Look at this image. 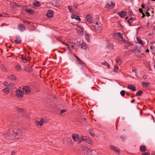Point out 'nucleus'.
I'll return each instance as SVG.
<instances>
[{"label": "nucleus", "instance_id": "f8f14e48", "mask_svg": "<svg viewBox=\"0 0 155 155\" xmlns=\"http://www.w3.org/2000/svg\"><path fill=\"white\" fill-rule=\"evenodd\" d=\"M72 43L74 45L76 44L77 45L79 46L80 44V42L78 41L76 39H73Z\"/></svg>", "mask_w": 155, "mask_h": 155}, {"label": "nucleus", "instance_id": "603ef678", "mask_svg": "<svg viewBox=\"0 0 155 155\" xmlns=\"http://www.w3.org/2000/svg\"><path fill=\"white\" fill-rule=\"evenodd\" d=\"M73 55H74V57L77 59V61L78 60H79V58L74 53L73 54Z\"/></svg>", "mask_w": 155, "mask_h": 155}, {"label": "nucleus", "instance_id": "a18cd8bd", "mask_svg": "<svg viewBox=\"0 0 155 155\" xmlns=\"http://www.w3.org/2000/svg\"><path fill=\"white\" fill-rule=\"evenodd\" d=\"M1 69L4 72H5L7 70L6 68L4 67V65H2L1 66Z\"/></svg>", "mask_w": 155, "mask_h": 155}, {"label": "nucleus", "instance_id": "6e6552de", "mask_svg": "<svg viewBox=\"0 0 155 155\" xmlns=\"http://www.w3.org/2000/svg\"><path fill=\"white\" fill-rule=\"evenodd\" d=\"M23 90H24L23 92H25L26 94H28L31 91L30 88L28 86L24 87Z\"/></svg>", "mask_w": 155, "mask_h": 155}, {"label": "nucleus", "instance_id": "f03ea898", "mask_svg": "<svg viewBox=\"0 0 155 155\" xmlns=\"http://www.w3.org/2000/svg\"><path fill=\"white\" fill-rule=\"evenodd\" d=\"M15 138H21L22 135V131L20 130H18L16 132H14Z\"/></svg>", "mask_w": 155, "mask_h": 155}, {"label": "nucleus", "instance_id": "393cba45", "mask_svg": "<svg viewBox=\"0 0 155 155\" xmlns=\"http://www.w3.org/2000/svg\"><path fill=\"white\" fill-rule=\"evenodd\" d=\"M94 28L95 30L99 31H100L101 29V28L98 25H94Z\"/></svg>", "mask_w": 155, "mask_h": 155}, {"label": "nucleus", "instance_id": "a211bd4d", "mask_svg": "<svg viewBox=\"0 0 155 155\" xmlns=\"http://www.w3.org/2000/svg\"><path fill=\"white\" fill-rule=\"evenodd\" d=\"M82 149L83 150L88 152V153H89V152H91V150L87 147L84 146L82 147Z\"/></svg>", "mask_w": 155, "mask_h": 155}, {"label": "nucleus", "instance_id": "8fccbe9b", "mask_svg": "<svg viewBox=\"0 0 155 155\" xmlns=\"http://www.w3.org/2000/svg\"><path fill=\"white\" fill-rule=\"evenodd\" d=\"M141 155H150V154L149 152H144Z\"/></svg>", "mask_w": 155, "mask_h": 155}, {"label": "nucleus", "instance_id": "49530a36", "mask_svg": "<svg viewBox=\"0 0 155 155\" xmlns=\"http://www.w3.org/2000/svg\"><path fill=\"white\" fill-rule=\"evenodd\" d=\"M19 27L20 28L22 29H24L25 28V26L23 24H22L20 25H19Z\"/></svg>", "mask_w": 155, "mask_h": 155}, {"label": "nucleus", "instance_id": "423d86ee", "mask_svg": "<svg viewBox=\"0 0 155 155\" xmlns=\"http://www.w3.org/2000/svg\"><path fill=\"white\" fill-rule=\"evenodd\" d=\"M114 38H117L118 39H122L123 37L121 34L119 32L114 34L113 35Z\"/></svg>", "mask_w": 155, "mask_h": 155}, {"label": "nucleus", "instance_id": "7c9ffc66", "mask_svg": "<svg viewBox=\"0 0 155 155\" xmlns=\"http://www.w3.org/2000/svg\"><path fill=\"white\" fill-rule=\"evenodd\" d=\"M89 132L90 134L93 137H95V134L94 133L93 131V130L91 129H90L89 130Z\"/></svg>", "mask_w": 155, "mask_h": 155}, {"label": "nucleus", "instance_id": "58836bf2", "mask_svg": "<svg viewBox=\"0 0 155 155\" xmlns=\"http://www.w3.org/2000/svg\"><path fill=\"white\" fill-rule=\"evenodd\" d=\"M11 79L13 81V80H16V77L13 75L12 74L11 76Z\"/></svg>", "mask_w": 155, "mask_h": 155}, {"label": "nucleus", "instance_id": "cd10ccee", "mask_svg": "<svg viewBox=\"0 0 155 155\" xmlns=\"http://www.w3.org/2000/svg\"><path fill=\"white\" fill-rule=\"evenodd\" d=\"M10 5L13 8H15V7L17 6V4H16L13 2H11Z\"/></svg>", "mask_w": 155, "mask_h": 155}, {"label": "nucleus", "instance_id": "5701e85b", "mask_svg": "<svg viewBox=\"0 0 155 155\" xmlns=\"http://www.w3.org/2000/svg\"><path fill=\"white\" fill-rule=\"evenodd\" d=\"M87 139H85V140L86 141V142L89 143L91 144L92 143V140L89 137H87Z\"/></svg>", "mask_w": 155, "mask_h": 155}, {"label": "nucleus", "instance_id": "864d4df0", "mask_svg": "<svg viewBox=\"0 0 155 155\" xmlns=\"http://www.w3.org/2000/svg\"><path fill=\"white\" fill-rule=\"evenodd\" d=\"M115 68H116V69L115 68H114V69L113 71L114 72H116L117 71V70H118V69L117 68V67H116V66H115Z\"/></svg>", "mask_w": 155, "mask_h": 155}, {"label": "nucleus", "instance_id": "6ab92c4d", "mask_svg": "<svg viewBox=\"0 0 155 155\" xmlns=\"http://www.w3.org/2000/svg\"><path fill=\"white\" fill-rule=\"evenodd\" d=\"M24 70L26 71H27L29 72H30L32 71L31 68H29L28 65L25 66Z\"/></svg>", "mask_w": 155, "mask_h": 155}, {"label": "nucleus", "instance_id": "6e6d98bb", "mask_svg": "<svg viewBox=\"0 0 155 155\" xmlns=\"http://www.w3.org/2000/svg\"><path fill=\"white\" fill-rule=\"evenodd\" d=\"M138 49H137V48H136V49L135 48V49H133L132 50V52H134V51H136V50H138Z\"/></svg>", "mask_w": 155, "mask_h": 155}, {"label": "nucleus", "instance_id": "1a4fd4ad", "mask_svg": "<svg viewBox=\"0 0 155 155\" xmlns=\"http://www.w3.org/2000/svg\"><path fill=\"white\" fill-rule=\"evenodd\" d=\"M115 4L113 3L112 2H111V4H110L109 3H107L106 4V7L107 8H110V9H113L114 8V6Z\"/></svg>", "mask_w": 155, "mask_h": 155}, {"label": "nucleus", "instance_id": "9b49d317", "mask_svg": "<svg viewBox=\"0 0 155 155\" xmlns=\"http://www.w3.org/2000/svg\"><path fill=\"white\" fill-rule=\"evenodd\" d=\"M117 14L121 18L124 17L126 15V13L125 11L118 12Z\"/></svg>", "mask_w": 155, "mask_h": 155}, {"label": "nucleus", "instance_id": "bf43d9fd", "mask_svg": "<svg viewBox=\"0 0 155 155\" xmlns=\"http://www.w3.org/2000/svg\"><path fill=\"white\" fill-rule=\"evenodd\" d=\"M145 13L148 16H150V14L149 12H146Z\"/></svg>", "mask_w": 155, "mask_h": 155}, {"label": "nucleus", "instance_id": "dca6fc26", "mask_svg": "<svg viewBox=\"0 0 155 155\" xmlns=\"http://www.w3.org/2000/svg\"><path fill=\"white\" fill-rule=\"evenodd\" d=\"M52 13L53 12L52 11H51V10H48L46 14V16L48 18H51L53 16L52 14Z\"/></svg>", "mask_w": 155, "mask_h": 155}, {"label": "nucleus", "instance_id": "a19ab883", "mask_svg": "<svg viewBox=\"0 0 155 155\" xmlns=\"http://www.w3.org/2000/svg\"><path fill=\"white\" fill-rule=\"evenodd\" d=\"M120 138L124 142L125 141V138L124 136L122 135L120 136Z\"/></svg>", "mask_w": 155, "mask_h": 155}, {"label": "nucleus", "instance_id": "0e129e2a", "mask_svg": "<svg viewBox=\"0 0 155 155\" xmlns=\"http://www.w3.org/2000/svg\"><path fill=\"white\" fill-rule=\"evenodd\" d=\"M23 22L24 23H28V24H29L30 23V22L28 21H23Z\"/></svg>", "mask_w": 155, "mask_h": 155}, {"label": "nucleus", "instance_id": "338daca9", "mask_svg": "<svg viewBox=\"0 0 155 155\" xmlns=\"http://www.w3.org/2000/svg\"><path fill=\"white\" fill-rule=\"evenodd\" d=\"M25 57H21V60H22L23 61H23H25Z\"/></svg>", "mask_w": 155, "mask_h": 155}, {"label": "nucleus", "instance_id": "b1692460", "mask_svg": "<svg viewBox=\"0 0 155 155\" xmlns=\"http://www.w3.org/2000/svg\"><path fill=\"white\" fill-rule=\"evenodd\" d=\"M81 48H83L84 49H86L87 47L86 45L84 42H82L81 45Z\"/></svg>", "mask_w": 155, "mask_h": 155}, {"label": "nucleus", "instance_id": "13d9d810", "mask_svg": "<svg viewBox=\"0 0 155 155\" xmlns=\"http://www.w3.org/2000/svg\"><path fill=\"white\" fill-rule=\"evenodd\" d=\"M143 78L144 79H146L147 78V76L145 75H144L143 76Z\"/></svg>", "mask_w": 155, "mask_h": 155}, {"label": "nucleus", "instance_id": "39448f33", "mask_svg": "<svg viewBox=\"0 0 155 155\" xmlns=\"http://www.w3.org/2000/svg\"><path fill=\"white\" fill-rule=\"evenodd\" d=\"M72 137L74 142L77 141L80 139L79 135L78 134H72Z\"/></svg>", "mask_w": 155, "mask_h": 155}, {"label": "nucleus", "instance_id": "ddd939ff", "mask_svg": "<svg viewBox=\"0 0 155 155\" xmlns=\"http://www.w3.org/2000/svg\"><path fill=\"white\" fill-rule=\"evenodd\" d=\"M21 40L20 37L17 36L16 37V39L15 40V42L17 44H20L21 42Z\"/></svg>", "mask_w": 155, "mask_h": 155}, {"label": "nucleus", "instance_id": "c9c22d12", "mask_svg": "<svg viewBox=\"0 0 155 155\" xmlns=\"http://www.w3.org/2000/svg\"><path fill=\"white\" fill-rule=\"evenodd\" d=\"M45 122V120L43 119H41V120L38 122V124H39L40 126H41Z\"/></svg>", "mask_w": 155, "mask_h": 155}, {"label": "nucleus", "instance_id": "5fc2aeb1", "mask_svg": "<svg viewBox=\"0 0 155 155\" xmlns=\"http://www.w3.org/2000/svg\"><path fill=\"white\" fill-rule=\"evenodd\" d=\"M8 83L7 82H5L3 83V84L5 86H7V85H8Z\"/></svg>", "mask_w": 155, "mask_h": 155}, {"label": "nucleus", "instance_id": "680f3d73", "mask_svg": "<svg viewBox=\"0 0 155 155\" xmlns=\"http://www.w3.org/2000/svg\"><path fill=\"white\" fill-rule=\"evenodd\" d=\"M128 23L129 24V25L130 26H131V23H130V21L129 20H127V21Z\"/></svg>", "mask_w": 155, "mask_h": 155}, {"label": "nucleus", "instance_id": "72a5a7b5", "mask_svg": "<svg viewBox=\"0 0 155 155\" xmlns=\"http://www.w3.org/2000/svg\"><path fill=\"white\" fill-rule=\"evenodd\" d=\"M90 155H95L96 154V152L94 150H91V152L89 153Z\"/></svg>", "mask_w": 155, "mask_h": 155}, {"label": "nucleus", "instance_id": "9d476101", "mask_svg": "<svg viewBox=\"0 0 155 155\" xmlns=\"http://www.w3.org/2000/svg\"><path fill=\"white\" fill-rule=\"evenodd\" d=\"M32 5L35 7H40L41 5L40 2L36 0L33 3Z\"/></svg>", "mask_w": 155, "mask_h": 155}, {"label": "nucleus", "instance_id": "a878e982", "mask_svg": "<svg viewBox=\"0 0 155 155\" xmlns=\"http://www.w3.org/2000/svg\"><path fill=\"white\" fill-rule=\"evenodd\" d=\"M150 84V83L149 82H143L142 83L143 86L145 87H147Z\"/></svg>", "mask_w": 155, "mask_h": 155}, {"label": "nucleus", "instance_id": "c03bdc74", "mask_svg": "<svg viewBox=\"0 0 155 155\" xmlns=\"http://www.w3.org/2000/svg\"><path fill=\"white\" fill-rule=\"evenodd\" d=\"M102 64L107 66L108 68H109L110 67L109 64L107 62H104V63H102Z\"/></svg>", "mask_w": 155, "mask_h": 155}, {"label": "nucleus", "instance_id": "c85d7f7f", "mask_svg": "<svg viewBox=\"0 0 155 155\" xmlns=\"http://www.w3.org/2000/svg\"><path fill=\"white\" fill-rule=\"evenodd\" d=\"M137 41L139 44H141L142 46L144 45V44L143 43L141 40L140 39L137 37Z\"/></svg>", "mask_w": 155, "mask_h": 155}, {"label": "nucleus", "instance_id": "4c0bfd02", "mask_svg": "<svg viewBox=\"0 0 155 155\" xmlns=\"http://www.w3.org/2000/svg\"><path fill=\"white\" fill-rule=\"evenodd\" d=\"M15 110L17 111H18L19 112H22V109L21 108H18L17 107H16L15 108Z\"/></svg>", "mask_w": 155, "mask_h": 155}, {"label": "nucleus", "instance_id": "052dcab7", "mask_svg": "<svg viewBox=\"0 0 155 155\" xmlns=\"http://www.w3.org/2000/svg\"><path fill=\"white\" fill-rule=\"evenodd\" d=\"M142 18H144L146 16V15L144 13H142Z\"/></svg>", "mask_w": 155, "mask_h": 155}, {"label": "nucleus", "instance_id": "473e14b6", "mask_svg": "<svg viewBox=\"0 0 155 155\" xmlns=\"http://www.w3.org/2000/svg\"><path fill=\"white\" fill-rule=\"evenodd\" d=\"M143 94V92L141 91H138L136 94L137 96H141V95Z\"/></svg>", "mask_w": 155, "mask_h": 155}, {"label": "nucleus", "instance_id": "f257e3e1", "mask_svg": "<svg viewBox=\"0 0 155 155\" xmlns=\"http://www.w3.org/2000/svg\"><path fill=\"white\" fill-rule=\"evenodd\" d=\"M14 131L12 130H9V132L6 134L5 135V137L7 140H12L15 138Z\"/></svg>", "mask_w": 155, "mask_h": 155}, {"label": "nucleus", "instance_id": "79ce46f5", "mask_svg": "<svg viewBox=\"0 0 155 155\" xmlns=\"http://www.w3.org/2000/svg\"><path fill=\"white\" fill-rule=\"evenodd\" d=\"M74 18L78 21H81V19L79 16H76V17Z\"/></svg>", "mask_w": 155, "mask_h": 155}, {"label": "nucleus", "instance_id": "2eb2a0df", "mask_svg": "<svg viewBox=\"0 0 155 155\" xmlns=\"http://www.w3.org/2000/svg\"><path fill=\"white\" fill-rule=\"evenodd\" d=\"M140 149L141 152H143L146 151L147 148L145 145H142L140 147Z\"/></svg>", "mask_w": 155, "mask_h": 155}, {"label": "nucleus", "instance_id": "4be33fe9", "mask_svg": "<svg viewBox=\"0 0 155 155\" xmlns=\"http://www.w3.org/2000/svg\"><path fill=\"white\" fill-rule=\"evenodd\" d=\"M9 89L7 87H6V88L3 89L2 91L5 94H8L9 93Z\"/></svg>", "mask_w": 155, "mask_h": 155}, {"label": "nucleus", "instance_id": "412c9836", "mask_svg": "<svg viewBox=\"0 0 155 155\" xmlns=\"http://www.w3.org/2000/svg\"><path fill=\"white\" fill-rule=\"evenodd\" d=\"M127 88L132 90L135 91L136 90V87L134 85H129L128 86Z\"/></svg>", "mask_w": 155, "mask_h": 155}, {"label": "nucleus", "instance_id": "09e8293b", "mask_svg": "<svg viewBox=\"0 0 155 155\" xmlns=\"http://www.w3.org/2000/svg\"><path fill=\"white\" fill-rule=\"evenodd\" d=\"M78 33L81 36L83 35L84 34L83 31L79 30L78 31Z\"/></svg>", "mask_w": 155, "mask_h": 155}, {"label": "nucleus", "instance_id": "20e7f679", "mask_svg": "<svg viewBox=\"0 0 155 155\" xmlns=\"http://www.w3.org/2000/svg\"><path fill=\"white\" fill-rule=\"evenodd\" d=\"M109 147L111 149L114 150L115 153H118V154H120V150L117 147L110 145L109 146Z\"/></svg>", "mask_w": 155, "mask_h": 155}, {"label": "nucleus", "instance_id": "f3484780", "mask_svg": "<svg viewBox=\"0 0 155 155\" xmlns=\"http://www.w3.org/2000/svg\"><path fill=\"white\" fill-rule=\"evenodd\" d=\"M25 10L26 12L31 14H34L35 12L34 11L31 9L26 8Z\"/></svg>", "mask_w": 155, "mask_h": 155}, {"label": "nucleus", "instance_id": "7ed1b4c3", "mask_svg": "<svg viewBox=\"0 0 155 155\" xmlns=\"http://www.w3.org/2000/svg\"><path fill=\"white\" fill-rule=\"evenodd\" d=\"M64 144L65 145H71L72 140L69 137H67L63 140Z\"/></svg>", "mask_w": 155, "mask_h": 155}, {"label": "nucleus", "instance_id": "774afa93", "mask_svg": "<svg viewBox=\"0 0 155 155\" xmlns=\"http://www.w3.org/2000/svg\"><path fill=\"white\" fill-rule=\"evenodd\" d=\"M15 152L14 151H13L11 152V155H14Z\"/></svg>", "mask_w": 155, "mask_h": 155}, {"label": "nucleus", "instance_id": "4d7b16f0", "mask_svg": "<svg viewBox=\"0 0 155 155\" xmlns=\"http://www.w3.org/2000/svg\"><path fill=\"white\" fill-rule=\"evenodd\" d=\"M139 12L140 13H143V10L141 8H140L139 9Z\"/></svg>", "mask_w": 155, "mask_h": 155}, {"label": "nucleus", "instance_id": "c756f323", "mask_svg": "<svg viewBox=\"0 0 155 155\" xmlns=\"http://www.w3.org/2000/svg\"><path fill=\"white\" fill-rule=\"evenodd\" d=\"M86 119L84 117L82 118L81 122L82 124L84 125H85L86 124Z\"/></svg>", "mask_w": 155, "mask_h": 155}, {"label": "nucleus", "instance_id": "bb28decb", "mask_svg": "<svg viewBox=\"0 0 155 155\" xmlns=\"http://www.w3.org/2000/svg\"><path fill=\"white\" fill-rule=\"evenodd\" d=\"M79 140H78V143H80L81 142L84 140H85V139H84V137L83 136H81V138L80 137V139H79Z\"/></svg>", "mask_w": 155, "mask_h": 155}, {"label": "nucleus", "instance_id": "2f4dec72", "mask_svg": "<svg viewBox=\"0 0 155 155\" xmlns=\"http://www.w3.org/2000/svg\"><path fill=\"white\" fill-rule=\"evenodd\" d=\"M85 36L86 40L88 42H89L90 41V39L89 38V35L87 34H85Z\"/></svg>", "mask_w": 155, "mask_h": 155}, {"label": "nucleus", "instance_id": "3c124183", "mask_svg": "<svg viewBox=\"0 0 155 155\" xmlns=\"http://www.w3.org/2000/svg\"><path fill=\"white\" fill-rule=\"evenodd\" d=\"M66 110L65 109H63V110H61V113H60V114H61L62 113H63L64 112H65L66 111Z\"/></svg>", "mask_w": 155, "mask_h": 155}, {"label": "nucleus", "instance_id": "aec40b11", "mask_svg": "<svg viewBox=\"0 0 155 155\" xmlns=\"http://www.w3.org/2000/svg\"><path fill=\"white\" fill-rule=\"evenodd\" d=\"M91 16H90V15L87 14L86 15V18L87 21L89 22V23H91Z\"/></svg>", "mask_w": 155, "mask_h": 155}, {"label": "nucleus", "instance_id": "e433bc0d", "mask_svg": "<svg viewBox=\"0 0 155 155\" xmlns=\"http://www.w3.org/2000/svg\"><path fill=\"white\" fill-rule=\"evenodd\" d=\"M21 68V67L20 66H19V65H16L15 67V69L18 71H19Z\"/></svg>", "mask_w": 155, "mask_h": 155}, {"label": "nucleus", "instance_id": "e2e57ef3", "mask_svg": "<svg viewBox=\"0 0 155 155\" xmlns=\"http://www.w3.org/2000/svg\"><path fill=\"white\" fill-rule=\"evenodd\" d=\"M75 15H72L71 16V18H72V19H74V18L75 17Z\"/></svg>", "mask_w": 155, "mask_h": 155}, {"label": "nucleus", "instance_id": "0eeeda50", "mask_svg": "<svg viewBox=\"0 0 155 155\" xmlns=\"http://www.w3.org/2000/svg\"><path fill=\"white\" fill-rule=\"evenodd\" d=\"M22 91L19 89L16 90V95L17 97L20 98H21L23 97V95L22 94Z\"/></svg>", "mask_w": 155, "mask_h": 155}, {"label": "nucleus", "instance_id": "ea45409f", "mask_svg": "<svg viewBox=\"0 0 155 155\" xmlns=\"http://www.w3.org/2000/svg\"><path fill=\"white\" fill-rule=\"evenodd\" d=\"M125 91L124 90H122L120 92V94L121 96H124L125 95Z\"/></svg>", "mask_w": 155, "mask_h": 155}, {"label": "nucleus", "instance_id": "4468645a", "mask_svg": "<svg viewBox=\"0 0 155 155\" xmlns=\"http://www.w3.org/2000/svg\"><path fill=\"white\" fill-rule=\"evenodd\" d=\"M153 43L154 44V46H151L150 47V50L153 54H155V42L153 41L151 43L153 44Z\"/></svg>", "mask_w": 155, "mask_h": 155}, {"label": "nucleus", "instance_id": "de8ad7c7", "mask_svg": "<svg viewBox=\"0 0 155 155\" xmlns=\"http://www.w3.org/2000/svg\"><path fill=\"white\" fill-rule=\"evenodd\" d=\"M78 63L81 65H83V64H84V63L80 59H79V60H78Z\"/></svg>", "mask_w": 155, "mask_h": 155}, {"label": "nucleus", "instance_id": "37998d69", "mask_svg": "<svg viewBox=\"0 0 155 155\" xmlns=\"http://www.w3.org/2000/svg\"><path fill=\"white\" fill-rule=\"evenodd\" d=\"M68 9L71 12L73 13L74 12V10L72 9V7L71 6H69L68 7Z\"/></svg>", "mask_w": 155, "mask_h": 155}, {"label": "nucleus", "instance_id": "69168bd1", "mask_svg": "<svg viewBox=\"0 0 155 155\" xmlns=\"http://www.w3.org/2000/svg\"><path fill=\"white\" fill-rule=\"evenodd\" d=\"M67 48L70 51H71V50L70 49V47L68 46V45H67Z\"/></svg>", "mask_w": 155, "mask_h": 155}, {"label": "nucleus", "instance_id": "f704fd0d", "mask_svg": "<svg viewBox=\"0 0 155 155\" xmlns=\"http://www.w3.org/2000/svg\"><path fill=\"white\" fill-rule=\"evenodd\" d=\"M31 59V58L30 57H28V58L25 57V61H23V62L25 63L27 62L28 61H29Z\"/></svg>", "mask_w": 155, "mask_h": 155}]
</instances>
